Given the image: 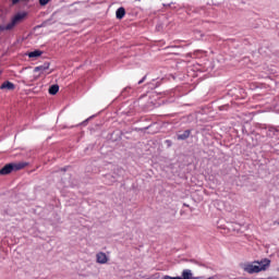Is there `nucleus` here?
<instances>
[{
  "label": "nucleus",
  "mask_w": 279,
  "mask_h": 279,
  "mask_svg": "<svg viewBox=\"0 0 279 279\" xmlns=\"http://www.w3.org/2000/svg\"><path fill=\"white\" fill-rule=\"evenodd\" d=\"M269 265H271V260L265 258L260 262L245 264L243 266V270L246 271V274H260V271H267V269H269Z\"/></svg>",
  "instance_id": "nucleus-1"
},
{
  "label": "nucleus",
  "mask_w": 279,
  "mask_h": 279,
  "mask_svg": "<svg viewBox=\"0 0 279 279\" xmlns=\"http://www.w3.org/2000/svg\"><path fill=\"white\" fill-rule=\"evenodd\" d=\"M161 279H199L198 277L193 274V270L191 269H183L181 272V276L171 277L169 275H165L161 277Z\"/></svg>",
  "instance_id": "nucleus-2"
},
{
  "label": "nucleus",
  "mask_w": 279,
  "mask_h": 279,
  "mask_svg": "<svg viewBox=\"0 0 279 279\" xmlns=\"http://www.w3.org/2000/svg\"><path fill=\"white\" fill-rule=\"evenodd\" d=\"M27 16V13H17L14 15V17L11 20L9 24L5 25L2 29H14L19 23H21L25 17Z\"/></svg>",
  "instance_id": "nucleus-3"
},
{
  "label": "nucleus",
  "mask_w": 279,
  "mask_h": 279,
  "mask_svg": "<svg viewBox=\"0 0 279 279\" xmlns=\"http://www.w3.org/2000/svg\"><path fill=\"white\" fill-rule=\"evenodd\" d=\"M110 260V257H108V255L104 252H98L96 254V263H98V265H108Z\"/></svg>",
  "instance_id": "nucleus-4"
},
{
  "label": "nucleus",
  "mask_w": 279,
  "mask_h": 279,
  "mask_svg": "<svg viewBox=\"0 0 279 279\" xmlns=\"http://www.w3.org/2000/svg\"><path fill=\"white\" fill-rule=\"evenodd\" d=\"M14 171V165L8 163L0 170V175H10Z\"/></svg>",
  "instance_id": "nucleus-5"
},
{
  "label": "nucleus",
  "mask_w": 279,
  "mask_h": 279,
  "mask_svg": "<svg viewBox=\"0 0 279 279\" xmlns=\"http://www.w3.org/2000/svg\"><path fill=\"white\" fill-rule=\"evenodd\" d=\"M51 66V63L46 62L43 65L36 66L34 69L35 73H40V75H43V73H45V71H49V68Z\"/></svg>",
  "instance_id": "nucleus-6"
},
{
  "label": "nucleus",
  "mask_w": 279,
  "mask_h": 279,
  "mask_svg": "<svg viewBox=\"0 0 279 279\" xmlns=\"http://www.w3.org/2000/svg\"><path fill=\"white\" fill-rule=\"evenodd\" d=\"M0 88L1 90H4V88H7V90H14V85L12 82L7 81L0 86Z\"/></svg>",
  "instance_id": "nucleus-7"
},
{
  "label": "nucleus",
  "mask_w": 279,
  "mask_h": 279,
  "mask_svg": "<svg viewBox=\"0 0 279 279\" xmlns=\"http://www.w3.org/2000/svg\"><path fill=\"white\" fill-rule=\"evenodd\" d=\"M116 16L121 21V19L125 16V9L123 7L119 8L116 12Z\"/></svg>",
  "instance_id": "nucleus-8"
},
{
  "label": "nucleus",
  "mask_w": 279,
  "mask_h": 279,
  "mask_svg": "<svg viewBox=\"0 0 279 279\" xmlns=\"http://www.w3.org/2000/svg\"><path fill=\"white\" fill-rule=\"evenodd\" d=\"M43 56V51L40 50H34L28 53V58H40Z\"/></svg>",
  "instance_id": "nucleus-9"
},
{
  "label": "nucleus",
  "mask_w": 279,
  "mask_h": 279,
  "mask_svg": "<svg viewBox=\"0 0 279 279\" xmlns=\"http://www.w3.org/2000/svg\"><path fill=\"white\" fill-rule=\"evenodd\" d=\"M190 135H191V131H184L182 134L178 135V140L185 141V138H189Z\"/></svg>",
  "instance_id": "nucleus-10"
},
{
  "label": "nucleus",
  "mask_w": 279,
  "mask_h": 279,
  "mask_svg": "<svg viewBox=\"0 0 279 279\" xmlns=\"http://www.w3.org/2000/svg\"><path fill=\"white\" fill-rule=\"evenodd\" d=\"M58 90H60V86H58V85H52V86L49 88V94H50V95H58Z\"/></svg>",
  "instance_id": "nucleus-11"
},
{
  "label": "nucleus",
  "mask_w": 279,
  "mask_h": 279,
  "mask_svg": "<svg viewBox=\"0 0 279 279\" xmlns=\"http://www.w3.org/2000/svg\"><path fill=\"white\" fill-rule=\"evenodd\" d=\"M27 167V163H15L13 165V171H20V169H25Z\"/></svg>",
  "instance_id": "nucleus-12"
},
{
  "label": "nucleus",
  "mask_w": 279,
  "mask_h": 279,
  "mask_svg": "<svg viewBox=\"0 0 279 279\" xmlns=\"http://www.w3.org/2000/svg\"><path fill=\"white\" fill-rule=\"evenodd\" d=\"M51 0H39L40 5H47Z\"/></svg>",
  "instance_id": "nucleus-13"
},
{
  "label": "nucleus",
  "mask_w": 279,
  "mask_h": 279,
  "mask_svg": "<svg viewBox=\"0 0 279 279\" xmlns=\"http://www.w3.org/2000/svg\"><path fill=\"white\" fill-rule=\"evenodd\" d=\"M19 1H21V0H12L13 5H16V3H19Z\"/></svg>",
  "instance_id": "nucleus-14"
},
{
  "label": "nucleus",
  "mask_w": 279,
  "mask_h": 279,
  "mask_svg": "<svg viewBox=\"0 0 279 279\" xmlns=\"http://www.w3.org/2000/svg\"><path fill=\"white\" fill-rule=\"evenodd\" d=\"M140 84H143V81H140Z\"/></svg>",
  "instance_id": "nucleus-15"
}]
</instances>
